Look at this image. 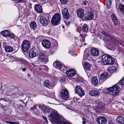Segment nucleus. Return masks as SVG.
<instances>
[{"instance_id": "nucleus-1", "label": "nucleus", "mask_w": 124, "mask_h": 124, "mask_svg": "<svg viewBox=\"0 0 124 124\" xmlns=\"http://www.w3.org/2000/svg\"><path fill=\"white\" fill-rule=\"evenodd\" d=\"M61 19V16L58 13H56L52 17L51 20L52 23L54 25H57Z\"/></svg>"}, {"instance_id": "nucleus-2", "label": "nucleus", "mask_w": 124, "mask_h": 124, "mask_svg": "<svg viewBox=\"0 0 124 124\" xmlns=\"http://www.w3.org/2000/svg\"><path fill=\"white\" fill-rule=\"evenodd\" d=\"M30 46V42L27 40H24L21 45L22 50L24 52H26L28 50Z\"/></svg>"}, {"instance_id": "nucleus-3", "label": "nucleus", "mask_w": 124, "mask_h": 124, "mask_svg": "<svg viewBox=\"0 0 124 124\" xmlns=\"http://www.w3.org/2000/svg\"><path fill=\"white\" fill-rule=\"evenodd\" d=\"M107 89L109 91L110 94L112 95H116L119 92V89L118 86L116 85L111 87L108 88Z\"/></svg>"}, {"instance_id": "nucleus-4", "label": "nucleus", "mask_w": 124, "mask_h": 124, "mask_svg": "<svg viewBox=\"0 0 124 124\" xmlns=\"http://www.w3.org/2000/svg\"><path fill=\"white\" fill-rule=\"evenodd\" d=\"M101 33L102 34L105 35L108 39L111 40L116 45H118L121 44V42L120 41H119L113 37L106 33L105 32L102 31L101 32Z\"/></svg>"}, {"instance_id": "nucleus-5", "label": "nucleus", "mask_w": 124, "mask_h": 124, "mask_svg": "<svg viewBox=\"0 0 124 124\" xmlns=\"http://www.w3.org/2000/svg\"><path fill=\"white\" fill-rule=\"evenodd\" d=\"M60 96L61 98L64 100H66L68 99L69 97V92L65 88L62 89L60 93Z\"/></svg>"}, {"instance_id": "nucleus-6", "label": "nucleus", "mask_w": 124, "mask_h": 124, "mask_svg": "<svg viewBox=\"0 0 124 124\" xmlns=\"http://www.w3.org/2000/svg\"><path fill=\"white\" fill-rule=\"evenodd\" d=\"M38 50L35 47L32 48L31 49L29 53L30 58H32L37 56L38 54Z\"/></svg>"}, {"instance_id": "nucleus-7", "label": "nucleus", "mask_w": 124, "mask_h": 124, "mask_svg": "<svg viewBox=\"0 0 124 124\" xmlns=\"http://www.w3.org/2000/svg\"><path fill=\"white\" fill-rule=\"evenodd\" d=\"M75 93L80 97L84 96L85 93L82 88L79 86H77L75 88Z\"/></svg>"}, {"instance_id": "nucleus-8", "label": "nucleus", "mask_w": 124, "mask_h": 124, "mask_svg": "<svg viewBox=\"0 0 124 124\" xmlns=\"http://www.w3.org/2000/svg\"><path fill=\"white\" fill-rule=\"evenodd\" d=\"M40 22L43 26H46L49 23V22L46 18L42 15H40L39 17Z\"/></svg>"}, {"instance_id": "nucleus-9", "label": "nucleus", "mask_w": 124, "mask_h": 124, "mask_svg": "<svg viewBox=\"0 0 124 124\" xmlns=\"http://www.w3.org/2000/svg\"><path fill=\"white\" fill-rule=\"evenodd\" d=\"M50 116L54 121L57 122L59 119V115L56 112L53 111L50 114Z\"/></svg>"}, {"instance_id": "nucleus-10", "label": "nucleus", "mask_w": 124, "mask_h": 124, "mask_svg": "<svg viewBox=\"0 0 124 124\" xmlns=\"http://www.w3.org/2000/svg\"><path fill=\"white\" fill-rule=\"evenodd\" d=\"M38 60L41 62L43 63H46L48 61L45 55L41 53H40L39 54Z\"/></svg>"}, {"instance_id": "nucleus-11", "label": "nucleus", "mask_w": 124, "mask_h": 124, "mask_svg": "<svg viewBox=\"0 0 124 124\" xmlns=\"http://www.w3.org/2000/svg\"><path fill=\"white\" fill-rule=\"evenodd\" d=\"M110 56L107 54H104L102 56L101 62L103 64L106 65L108 64V61Z\"/></svg>"}, {"instance_id": "nucleus-12", "label": "nucleus", "mask_w": 124, "mask_h": 124, "mask_svg": "<svg viewBox=\"0 0 124 124\" xmlns=\"http://www.w3.org/2000/svg\"><path fill=\"white\" fill-rule=\"evenodd\" d=\"M94 16V14L92 12H87L85 17V20H92Z\"/></svg>"}, {"instance_id": "nucleus-13", "label": "nucleus", "mask_w": 124, "mask_h": 124, "mask_svg": "<svg viewBox=\"0 0 124 124\" xmlns=\"http://www.w3.org/2000/svg\"><path fill=\"white\" fill-rule=\"evenodd\" d=\"M96 122L99 124H106L107 122V120L104 117L100 116L97 118Z\"/></svg>"}, {"instance_id": "nucleus-14", "label": "nucleus", "mask_w": 124, "mask_h": 124, "mask_svg": "<svg viewBox=\"0 0 124 124\" xmlns=\"http://www.w3.org/2000/svg\"><path fill=\"white\" fill-rule=\"evenodd\" d=\"M62 12L63 17L66 19H68L70 15L68 9L66 8H64L62 10Z\"/></svg>"}, {"instance_id": "nucleus-15", "label": "nucleus", "mask_w": 124, "mask_h": 124, "mask_svg": "<svg viewBox=\"0 0 124 124\" xmlns=\"http://www.w3.org/2000/svg\"><path fill=\"white\" fill-rule=\"evenodd\" d=\"M43 46L46 49L49 48L50 47V43L48 40L44 39L42 42Z\"/></svg>"}, {"instance_id": "nucleus-16", "label": "nucleus", "mask_w": 124, "mask_h": 124, "mask_svg": "<svg viewBox=\"0 0 124 124\" xmlns=\"http://www.w3.org/2000/svg\"><path fill=\"white\" fill-rule=\"evenodd\" d=\"M90 52L91 55L93 56H97L99 54V50L94 47L92 48L91 49Z\"/></svg>"}, {"instance_id": "nucleus-17", "label": "nucleus", "mask_w": 124, "mask_h": 124, "mask_svg": "<svg viewBox=\"0 0 124 124\" xmlns=\"http://www.w3.org/2000/svg\"><path fill=\"white\" fill-rule=\"evenodd\" d=\"M77 13L78 17L80 18H83L84 16L85 13L84 10L81 8H79L77 11Z\"/></svg>"}, {"instance_id": "nucleus-18", "label": "nucleus", "mask_w": 124, "mask_h": 124, "mask_svg": "<svg viewBox=\"0 0 124 124\" xmlns=\"http://www.w3.org/2000/svg\"><path fill=\"white\" fill-rule=\"evenodd\" d=\"M76 73V71L73 69H71L66 71L67 75L69 76H73Z\"/></svg>"}, {"instance_id": "nucleus-19", "label": "nucleus", "mask_w": 124, "mask_h": 124, "mask_svg": "<svg viewBox=\"0 0 124 124\" xmlns=\"http://www.w3.org/2000/svg\"><path fill=\"white\" fill-rule=\"evenodd\" d=\"M34 9L38 13H41L42 11V7L39 5H35L34 6Z\"/></svg>"}, {"instance_id": "nucleus-20", "label": "nucleus", "mask_w": 124, "mask_h": 124, "mask_svg": "<svg viewBox=\"0 0 124 124\" xmlns=\"http://www.w3.org/2000/svg\"><path fill=\"white\" fill-rule=\"evenodd\" d=\"M89 94L91 95L92 96H98L100 94V92L99 91L93 90L90 91Z\"/></svg>"}, {"instance_id": "nucleus-21", "label": "nucleus", "mask_w": 124, "mask_h": 124, "mask_svg": "<svg viewBox=\"0 0 124 124\" xmlns=\"http://www.w3.org/2000/svg\"><path fill=\"white\" fill-rule=\"evenodd\" d=\"M116 120L119 124H124V118L122 116H118L116 119Z\"/></svg>"}, {"instance_id": "nucleus-22", "label": "nucleus", "mask_w": 124, "mask_h": 124, "mask_svg": "<svg viewBox=\"0 0 124 124\" xmlns=\"http://www.w3.org/2000/svg\"><path fill=\"white\" fill-rule=\"evenodd\" d=\"M44 112L45 113H49L50 111V108L48 107L45 106L44 105L41 106L40 107Z\"/></svg>"}, {"instance_id": "nucleus-23", "label": "nucleus", "mask_w": 124, "mask_h": 124, "mask_svg": "<svg viewBox=\"0 0 124 124\" xmlns=\"http://www.w3.org/2000/svg\"><path fill=\"white\" fill-rule=\"evenodd\" d=\"M1 34L5 37H9L10 35V33L7 30H4L1 32Z\"/></svg>"}, {"instance_id": "nucleus-24", "label": "nucleus", "mask_w": 124, "mask_h": 124, "mask_svg": "<svg viewBox=\"0 0 124 124\" xmlns=\"http://www.w3.org/2000/svg\"><path fill=\"white\" fill-rule=\"evenodd\" d=\"M111 17L114 24L116 26L117 23V19L116 16L114 14H112L111 15Z\"/></svg>"}, {"instance_id": "nucleus-25", "label": "nucleus", "mask_w": 124, "mask_h": 124, "mask_svg": "<svg viewBox=\"0 0 124 124\" xmlns=\"http://www.w3.org/2000/svg\"><path fill=\"white\" fill-rule=\"evenodd\" d=\"M107 73L104 72L101 74L100 76V79L101 80H103L108 76Z\"/></svg>"}, {"instance_id": "nucleus-26", "label": "nucleus", "mask_w": 124, "mask_h": 124, "mask_svg": "<svg viewBox=\"0 0 124 124\" xmlns=\"http://www.w3.org/2000/svg\"><path fill=\"white\" fill-rule=\"evenodd\" d=\"M13 50L12 47L8 45L6 46L5 48V50L7 52H11L13 51Z\"/></svg>"}, {"instance_id": "nucleus-27", "label": "nucleus", "mask_w": 124, "mask_h": 124, "mask_svg": "<svg viewBox=\"0 0 124 124\" xmlns=\"http://www.w3.org/2000/svg\"><path fill=\"white\" fill-rule=\"evenodd\" d=\"M30 26L31 28L35 30L36 29L37 25L36 23L35 22L33 21L30 23Z\"/></svg>"}, {"instance_id": "nucleus-28", "label": "nucleus", "mask_w": 124, "mask_h": 124, "mask_svg": "<svg viewBox=\"0 0 124 124\" xmlns=\"http://www.w3.org/2000/svg\"><path fill=\"white\" fill-rule=\"evenodd\" d=\"M92 83L94 85H97L98 83V80L97 78L96 77H93L92 78Z\"/></svg>"}, {"instance_id": "nucleus-29", "label": "nucleus", "mask_w": 124, "mask_h": 124, "mask_svg": "<svg viewBox=\"0 0 124 124\" xmlns=\"http://www.w3.org/2000/svg\"><path fill=\"white\" fill-rule=\"evenodd\" d=\"M90 55L89 53H86V50H85L84 51V58L85 59L89 60L90 58Z\"/></svg>"}, {"instance_id": "nucleus-30", "label": "nucleus", "mask_w": 124, "mask_h": 124, "mask_svg": "<svg viewBox=\"0 0 124 124\" xmlns=\"http://www.w3.org/2000/svg\"><path fill=\"white\" fill-rule=\"evenodd\" d=\"M109 57V58L108 60V65L113 64L115 62L114 59L111 56Z\"/></svg>"}, {"instance_id": "nucleus-31", "label": "nucleus", "mask_w": 124, "mask_h": 124, "mask_svg": "<svg viewBox=\"0 0 124 124\" xmlns=\"http://www.w3.org/2000/svg\"><path fill=\"white\" fill-rule=\"evenodd\" d=\"M88 30V27L86 24H84L82 27V31L84 32H87Z\"/></svg>"}, {"instance_id": "nucleus-32", "label": "nucleus", "mask_w": 124, "mask_h": 124, "mask_svg": "<svg viewBox=\"0 0 124 124\" xmlns=\"http://www.w3.org/2000/svg\"><path fill=\"white\" fill-rule=\"evenodd\" d=\"M91 67V64L87 62L85 63L84 65L85 68L87 69H90Z\"/></svg>"}, {"instance_id": "nucleus-33", "label": "nucleus", "mask_w": 124, "mask_h": 124, "mask_svg": "<svg viewBox=\"0 0 124 124\" xmlns=\"http://www.w3.org/2000/svg\"><path fill=\"white\" fill-rule=\"evenodd\" d=\"M104 106L105 105L104 103L100 102L98 104L97 107L98 109H101L104 107Z\"/></svg>"}, {"instance_id": "nucleus-34", "label": "nucleus", "mask_w": 124, "mask_h": 124, "mask_svg": "<svg viewBox=\"0 0 124 124\" xmlns=\"http://www.w3.org/2000/svg\"><path fill=\"white\" fill-rule=\"evenodd\" d=\"M56 124H71L68 121H66L64 122L62 121H60L58 122Z\"/></svg>"}, {"instance_id": "nucleus-35", "label": "nucleus", "mask_w": 124, "mask_h": 124, "mask_svg": "<svg viewBox=\"0 0 124 124\" xmlns=\"http://www.w3.org/2000/svg\"><path fill=\"white\" fill-rule=\"evenodd\" d=\"M116 67H114L112 66H110L108 68V70L109 71H112L113 72H114L116 70Z\"/></svg>"}, {"instance_id": "nucleus-36", "label": "nucleus", "mask_w": 124, "mask_h": 124, "mask_svg": "<svg viewBox=\"0 0 124 124\" xmlns=\"http://www.w3.org/2000/svg\"><path fill=\"white\" fill-rule=\"evenodd\" d=\"M57 67L60 69L62 68V64L59 63L58 62H56L55 63Z\"/></svg>"}, {"instance_id": "nucleus-37", "label": "nucleus", "mask_w": 124, "mask_h": 124, "mask_svg": "<svg viewBox=\"0 0 124 124\" xmlns=\"http://www.w3.org/2000/svg\"><path fill=\"white\" fill-rule=\"evenodd\" d=\"M119 9L123 14L124 13V5H120L119 6Z\"/></svg>"}, {"instance_id": "nucleus-38", "label": "nucleus", "mask_w": 124, "mask_h": 124, "mask_svg": "<svg viewBox=\"0 0 124 124\" xmlns=\"http://www.w3.org/2000/svg\"><path fill=\"white\" fill-rule=\"evenodd\" d=\"M111 0H108L106 2V4L107 7L109 8L111 5Z\"/></svg>"}, {"instance_id": "nucleus-39", "label": "nucleus", "mask_w": 124, "mask_h": 124, "mask_svg": "<svg viewBox=\"0 0 124 124\" xmlns=\"http://www.w3.org/2000/svg\"><path fill=\"white\" fill-rule=\"evenodd\" d=\"M118 83L120 85H124V78H122L119 82Z\"/></svg>"}, {"instance_id": "nucleus-40", "label": "nucleus", "mask_w": 124, "mask_h": 124, "mask_svg": "<svg viewBox=\"0 0 124 124\" xmlns=\"http://www.w3.org/2000/svg\"><path fill=\"white\" fill-rule=\"evenodd\" d=\"M50 82L49 81L46 80L44 82V85L45 86H47L50 85Z\"/></svg>"}, {"instance_id": "nucleus-41", "label": "nucleus", "mask_w": 124, "mask_h": 124, "mask_svg": "<svg viewBox=\"0 0 124 124\" xmlns=\"http://www.w3.org/2000/svg\"><path fill=\"white\" fill-rule=\"evenodd\" d=\"M60 0L63 4H66L69 1V0Z\"/></svg>"}, {"instance_id": "nucleus-42", "label": "nucleus", "mask_w": 124, "mask_h": 124, "mask_svg": "<svg viewBox=\"0 0 124 124\" xmlns=\"http://www.w3.org/2000/svg\"><path fill=\"white\" fill-rule=\"evenodd\" d=\"M42 117L45 120V121L46 122V123H47L48 122L47 121V120L46 119V117L43 116H42Z\"/></svg>"}, {"instance_id": "nucleus-43", "label": "nucleus", "mask_w": 124, "mask_h": 124, "mask_svg": "<svg viewBox=\"0 0 124 124\" xmlns=\"http://www.w3.org/2000/svg\"><path fill=\"white\" fill-rule=\"evenodd\" d=\"M10 36H9V37H10V38H14L15 36L14 34H12L11 35L10 33Z\"/></svg>"}, {"instance_id": "nucleus-44", "label": "nucleus", "mask_w": 124, "mask_h": 124, "mask_svg": "<svg viewBox=\"0 0 124 124\" xmlns=\"http://www.w3.org/2000/svg\"><path fill=\"white\" fill-rule=\"evenodd\" d=\"M44 3H46L48 1V0H41Z\"/></svg>"}, {"instance_id": "nucleus-45", "label": "nucleus", "mask_w": 124, "mask_h": 124, "mask_svg": "<svg viewBox=\"0 0 124 124\" xmlns=\"http://www.w3.org/2000/svg\"><path fill=\"white\" fill-rule=\"evenodd\" d=\"M24 1V0H18V3L23 2Z\"/></svg>"}, {"instance_id": "nucleus-46", "label": "nucleus", "mask_w": 124, "mask_h": 124, "mask_svg": "<svg viewBox=\"0 0 124 124\" xmlns=\"http://www.w3.org/2000/svg\"><path fill=\"white\" fill-rule=\"evenodd\" d=\"M26 69L25 68H23L22 69V70L23 71H25L26 70Z\"/></svg>"}, {"instance_id": "nucleus-47", "label": "nucleus", "mask_w": 124, "mask_h": 124, "mask_svg": "<svg viewBox=\"0 0 124 124\" xmlns=\"http://www.w3.org/2000/svg\"><path fill=\"white\" fill-rule=\"evenodd\" d=\"M13 1L15 2L16 3H18V0H12Z\"/></svg>"}, {"instance_id": "nucleus-48", "label": "nucleus", "mask_w": 124, "mask_h": 124, "mask_svg": "<svg viewBox=\"0 0 124 124\" xmlns=\"http://www.w3.org/2000/svg\"><path fill=\"white\" fill-rule=\"evenodd\" d=\"M33 107L34 108V109H36L37 108V105H34Z\"/></svg>"}, {"instance_id": "nucleus-49", "label": "nucleus", "mask_w": 124, "mask_h": 124, "mask_svg": "<svg viewBox=\"0 0 124 124\" xmlns=\"http://www.w3.org/2000/svg\"><path fill=\"white\" fill-rule=\"evenodd\" d=\"M108 124H113V123L111 122H109Z\"/></svg>"}, {"instance_id": "nucleus-50", "label": "nucleus", "mask_w": 124, "mask_h": 124, "mask_svg": "<svg viewBox=\"0 0 124 124\" xmlns=\"http://www.w3.org/2000/svg\"><path fill=\"white\" fill-rule=\"evenodd\" d=\"M31 110H33L34 109V108L33 107H32L31 108Z\"/></svg>"}, {"instance_id": "nucleus-51", "label": "nucleus", "mask_w": 124, "mask_h": 124, "mask_svg": "<svg viewBox=\"0 0 124 124\" xmlns=\"http://www.w3.org/2000/svg\"><path fill=\"white\" fill-rule=\"evenodd\" d=\"M86 122L85 121H84L82 122V123L83 124H85Z\"/></svg>"}, {"instance_id": "nucleus-52", "label": "nucleus", "mask_w": 124, "mask_h": 124, "mask_svg": "<svg viewBox=\"0 0 124 124\" xmlns=\"http://www.w3.org/2000/svg\"><path fill=\"white\" fill-rule=\"evenodd\" d=\"M13 124H17V123L15 122H13Z\"/></svg>"}, {"instance_id": "nucleus-53", "label": "nucleus", "mask_w": 124, "mask_h": 124, "mask_svg": "<svg viewBox=\"0 0 124 124\" xmlns=\"http://www.w3.org/2000/svg\"><path fill=\"white\" fill-rule=\"evenodd\" d=\"M9 122L8 121H6L5 122L7 123V124H8L9 123Z\"/></svg>"}, {"instance_id": "nucleus-54", "label": "nucleus", "mask_w": 124, "mask_h": 124, "mask_svg": "<svg viewBox=\"0 0 124 124\" xmlns=\"http://www.w3.org/2000/svg\"><path fill=\"white\" fill-rule=\"evenodd\" d=\"M13 122H9V124H13Z\"/></svg>"}, {"instance_id": "nucleus-55", "label": "nucleus", "mask_w": 124, "mask_h": 124, "mask_svg": "<svg viewBox=\"0 0 124 124\" xmlns=\"http://www.w3.org/2000/svg\"><path fill=\"white\" fill-rule=\"evenodd\" d=\"M62 28H64V26H63L62 27Z\"/></svg>"}, {"instance_id": "nucleus-56", "label": "nucleus", "mask_w": 124, "mask_h": 124, "mask_svg": "<svg viewBox=\"0 0 124 124\" xmlns=\"http://www.w3.org/2000/svg\"><path fill=\"white\" fill-rule=\"evenodd\" d=\"M82 119H83V120L84 119V118H82Z\"/></svg>"}, {"instance_id": "nucleus-57", "label": "nucleus", "mask_w": 124, "mask_h": 124, "mask_svg": "<svg viewBox=\"0 0 124 124\" xmlns=\"http://www.w3.org/2000/svg\"><path fill=\"white\" fill-rule=\"evenodd\" d=\"M123 15L124 16V14H123Z\"/></svg>"}, {"instance_id": "nucleus-58", "label": "nucleus", "mask_w": 124, "mask_h": 124, "mask_svg": "<svg viewBox=\"0 0 124 124\" xmlns=\"http://www.w3.org/2000/svg\"><path fill=\"white\" fill-rule=\"evenodd\" d=\"M38 106V107H39V108L40 107H39V106Z\"/></svg>"}]
</instances>
